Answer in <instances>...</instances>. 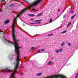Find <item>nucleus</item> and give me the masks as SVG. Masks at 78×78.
<instances>
[{"label": "nucleus", "instance_id": "obj_21", "mask_svg": "<svg viewBox=\"0 0 78 78\" xmlns=\"http://www.w3.org/2000/svg\"><path fill=\"white\" fill-rule=\"evenodd\" d=\"M32 10L33 11H37V10H36V9H33Z\"/></svg>", "mask_w": 78, "mask_h": 78}, {"label": "nucleus", "instance_id": "obj_15", "mask_svg": "<svg viewBox=\"0 0 78 78\" xmlns=\"http://www.w3.org/2000/svg\"><path fill=\"white\" fill-rule=\"evenodd\" d=\"M41 20H35V22H41Z\"/></svg>", "mask_w": 78, "mask_h": 78}, {"label": "nucleus", "instance_id": "obj_20", "mask_svg": "<svg viewBox=\"0 0 78 78\" xmlns=\"http://www.w3.org/2000/svg\"><path fill=\"white\" fill-rule=\"evenodd\" d=\"M30 24H31L32 25H34V24H36V23H30Z\"/></svg>", "mask_w": 78, "mask_h": 78}, {"label": "nucleus", "instance_id": "obj_24", "mask_svg": "<svg viewBox=\"0 0 78 78\" xmlns=\"http://www.w3.org/2000/svg\"><path fill=\"white\" fill-rule=\"evenodd\" d=\"M52 34H48V36H51V35H52Z\"/></svg>", "mask_w": 78, "mask_h": 78}, {"label": "nucleus", "instance_id": "obj_16", "mask_svg": "<svg viewBox=\"0 0 78 78\" xmlns=\"http://www.w3.org/2000/svg\"><path fill=\"white\" fill-rule=\"evenodd\" d=\"M66 32H67V30H65L64 31L62 32V34H64V33H66Z\"/></svg>", "mask_w": 78, "mask_h": 78}, {"label": "nucleus", "instance_id": "obj_1", "mask_svg": "<svg viewBox=\"0 0 78 78\" xmlns=\"http://www.w3.org/2000/svg\"><path fill=\"white\" fill-rule=\"evenodd\" d=\"M17 17H18V16H16L14 19V20H13V24L12 25V34L13 36V40L15 43H14L11 41H9L5 37L3 38V40L5 42H8V43H10V44H13V45H14L15 47V49H20V48H22V47L19 46V45L18 44H17V42H19L20 41H19V40H17L16 39V37L15 36V34L14 32V29H15L14 27H15V24L16 22V20H17Z\"/></svg>", "mask_w": 78, "mask_h": 78}, {"label": "nucleus", "instance_id": "obj_31", "mask_svg": "<svg viewBox=\"0 0 78 78\" xmlns=\"http://www.w3.org/2000/svg\"><path fill=\"white\" fill-rule=\"evenodd\" d=\"M0 12H2V10H0Z\"/></svg>", "mask_w": 78, "mask_h": 78}, {"label": "nucleus", "instance_id": "obj_13", "mask_svg": "<svg viewBox=\"0 0 78 78\" xmlns=\"http://www.w3.org/2000/svg\"><path fill=\"white\" fill-rule=\"evenodd\" d=\"M51 62H52L51 61H50L48 63L47 65H50V64H51Z\"/></svg>", "mask_w": 78, "mask_h": 78}, {"label": "nucleus", "instance_id": "obj_29", "mask_svg": "<svg viewBox=\"0 0 78 78\" xmlns=\"http://www.w3.org/2000/svg\"><path fill=\"white\" fill-rule=\"evenodd\" d=\"M38 23V24H40L41 23V22H37V23Z\"/></svg>", "mask_w": 78, "mask_h": 78}, {"label": "nucleus", "instance_id": "obj_30", "mask_svg": "<svg viewBox=\"0 0 78 78\" xmlns=\"http://www.w3.org/2000/svg\"><path fill=\"white\" fill-rule=\"evenodd\" d=\"M31 20H34V19H31Z\"/></svg>", "mask_w": 78, "mask_h": 78}, {"label": "nucleus", "instance_id": "obj_6", "mask_svg": "<svg viewBox=\"0 0 78 78\" xmlns=\"http://www.w3.org/2000/svg\"><path fill=\"white\" fill-rule=\"evenodd\" d=\"M43 14V13L41 12L40 13H39L38 15H37V17H39V16H41Z\"/></svg>", "mask_w": 78, "mask_h": 78}, {"label": "nucleus", "instance_id": "obj_9", "mask_svg": "<svg viewBox=\"0 0 78 78\" xmlns=\"http://www.w3.org/2000/svg\"><path fill=\"white\" fill-rule=\"evenodd\" d=\"M75 16H76V14H75L74 15V16H72L71 18V19L72 20V19H74V18H75Z\"/></svg>", "mask_w": 78, "mask_h": 78}, {"label": "nucleus", "instance_id": "obj_3", "mask_svg": "<svg viewBox=\"0 0 78 78\" xmlns=\"http://www.w3.org/2000/svg\"><path fill=\"white\" fill-rule=\"evenodd\" d=\"M27 9H29L28 8H25L24 9L22 10V11L21 12H20V13H19V15H21V14H22V13H23V12L26 11H27Z\"/></svg>", "mask_w": 78, "mask_h": 78}, {"label": "nucleus", "instance_id": "obj_35", "mask_svg": "<svg viewBox=\"0 0 78 78\" xmlns=\"http://www.w3.org/2000/svg\"><path fill=\"white\" fill-rule=\"evenodd\" d=\"M23 73H22V75H23Z\"/></svg>", "mask_w": 78, "mask_h": 78}, {"label": "nucleus", "instance_id": "obj_26", "mask_svg": "<svg viewBox=\"0 0 78 78\" xmlns=\"http://www.w3.org/2000/svg\"><path fill=\"white\" fill-rule=\"evenodd\" d=\"M78 73L76 74V76H75V78H77V76H78Z\"/></svg>", "mask_w": 78, "mask_h": 78}, {"label": "nucleus", "instance_id": "obj_38", "mask_svg": "<svg viewBox=\"0 0 78 78\" xmlns=\"http://www.w3.org/2000/svg\"><path fill=\"white\" fill-rule=\"evenodd\" d=\"M4 34H5V33H4Z\"/></svg>", "mask_w": 78, "mask_h": 78}, {"label": "nucleus", "instance_id": "obj_32", "mask_svg": "<svg viewBox=\"0 0 78 78\" xmlns=\"http://www.w3.org/2000/svg\"><path fill=\"white\" fill-rule=\"evenodd\" d=\"M5 1V0H3V1H2L1 2H4Z\"/></svg>", "mask_w": 78, "mask_h": 78}, {"label": "nucleus", "instance_id": "obj_34", "mask_svg": "<svg viewBox=\"0 0 78 78\" xmlns=\"http://www.w3.org/2000/svg\"><path fill=\"white\" fill-rule=\"evenodd\" d=\"M32 49H30V51H31V50H32Z\"/></svg>", "mask_w": 78, "mask_h": 78}, {"label": "nucleus", "instance_id": "obj_11", "mask_svg": "<svg viewBox=\"0 0 78 78\" xmlns=\"http://www.w3.org/2000/svg\"><path fill=\"white\" fill-rule=\"evenodd\" d=\"M9 22V20H5V24L8 23Z\"/></svg>", "mask_w": 78, "mask_h": 78}, {"label": "nucleus", "instance_id": "obj_2", "mask_svg": "<svg viewBox=\"0 0 78 78\" xmlns=\"http://www.w3.org/2000/svg\"><path fill=\"white\" fill-rule=\"evenodd\" d=\"M15 51H16L17 55V59L16 60V64L15 65V68L14 69L13 73H12L11 76L10 78H12V76H14L16 73V72L17 71V70L18 69V68H19V59H20V51H19V49H15Z\"/></svg>", "mask_w": 78, "mask_h": 78}, {"label": "nucleus", "instance_id": "obj_12", "mask_svg": "<svg viewBox=\"0 0 78 78\" xmlns=\"http://www.w3.org/2000/svg\"><path fill=\"white\" fill-rule=\"evenodd\" d=\"M42 75V73H38L37 74V76H41Z\"/></svg>", "mask_w": 78, "mask_h": 78}, {"label": "nucleus", "instance_id": "obj_39", "mask_svg": "<svg viewBox=\"0 0 78 78\" xmlns=\"http://www.w3.org/2000/svg\"><path fill=\"white\" fill-rule=\"evenodd\" d=\"M35 26V25H34V26Z\"/></svg>", "mask_w": 78, "mask_h": 78}, {"label": "nucleus", "instance_id": "obj_27", "mask_svg": "<svg viewBox=\"0 0 78 78\" xmlns=\"http://www.w3.org/2000/svg\"><path fill=\"white\" fill-rule=\"evenodd\" d=\"M66 15L65 14L64 16H63V18H65L66 17Z\"/></svg>", "mask_w": 78, "mask_h": 78}, {"label": "nucleus", "instance_id": "obj_4", "mask_svg": "<svg viewBox=\"0 0 78 78\" xmlns=\"http://www.w3.org/2000/svg\"><path fill=\"white\" fill-rule=\"evenodd\" d=\"M4 71H5V72H6L7 71V73H8V72H9V69L7 68L6 69H4Z\"/></svg>", "mask_w": 78, "mask_h": 78}, {"label": "nucleus", "instance_id": "obj_14", "mask_svg": "<svg viewBox=\"0 0 78 78\" xmlns=\"http://www.w3.org/2000/svg\"><path fill=\"white\" fill-rule=\"evenodd\" d=\"M73 11L71 10L69 11V13H70L71 14H73Z\"/></svg>", "mask_w": 78, "mask_h": 78}, {"label": "nucleus", "instance_id": "obj_33", "mask_svg": "<svg viewBox=\"0 0 78 78\" xmlns=\"http://www.w3.org/2000/svg\"><path fill=\"white\" fill-rule=\"evenodd\" d=\"M22 68H24V66H22Z\"/></svg>", "mask_w": 78, "mask_h": 78}, {"label": "nucleus", "instance_id": "obj_25", "mask_svg": "<svg viewBox=\"0 0 78 78\" xmlns=\"http://www.w3.org/2000/svg\"><path fill=\"white\" fill-rule=\"evenodd\" d=\"M35 47H32L31 49H34Z\"/></svg>", "mask_w": 78, "mask_h": 78}, {"label": "nucleus", "instance_id": "obj_22", "mask_svg": "<svg viewBox=\"0 0 78 78\" xmlns=\"http://www.w3.org/2000/svg\"><path fill=\"white\" fill-rule=\"evenodd\" d=\"M68 44L69 46H71V43H69Z\"/></svg>", "mask_w": 78, "mask_h": 78}, {"label": "nucleus", "instance_id": "obj_10", "mask_svg": "<svg viewBox=\"0 0 78 78\" xmlns=\"http://www.w3.org/2000/svg\"><path fill=\"white\" fill-rule=\"evenodd\" d=\"M71 23H72L71 22H70L69 23H68V24L67 25V28H68V27H69V26L71 25Z\"/></svg>", "mask_w": 78, "mask_h": 78}, {"label": "nucleus", "instance_id": "obj_19", "mask_svg": "<svg viewBox=\"0 0 78 78\" xmlns=\"http://www.w3.org/2000/svg\"><path fill=\"white\" fill-rule=\"evenodd\" d=\"M59 52H62L63 51L62 49H60L59 50Z\"/></svg>", "mask_w": 78, "mask_h": 78}, {"label": "nucleus", "instance_id": "obj_8", "mask_svg": "<svg viewBox=\"0 0 78 78\" xmlns=\"http://www.w3.org/2000/svg\"><path fill=\"white\" fill-rule=\"evenodd\" d=\"M28 16H30V17H33L34 16V14H28Z\"/></svg>", "mask_w": 78, "mask_h": 78}, {"label": "nucleus", "instance_id": "obj_5", "mask_svg": "<svg viewBox=\"0 0 78 78\" xmlns=\"http://www.w3.org/2000/svg\"><path fill=\"white\" fill-rule=\"evenodd\" d=\"M9 7H14L15 6H16L15 5H14V4H12L10 5H9Z\"/></svg>", "mask_w": 78, "mask_h": 78}, {"label": "nucleus", "instance_id": "obj_37", "mask_svg": "<svg viewBox=\"0 0 78 78\" xmlns=\"http://www.w3.org/2000/svg\"><path fill=\"white\" fill-rule=\"evenodd\" d=\"M0 32H2V31H0Z\"/></svg>", "mask_w": 78, "mask_h": 78}, {"label": "nucleus", "instance_id": "obj_18", "mask_svg": "<svg viewBox=\"0 0 78 78\" xmlns=\"http://www.w3.org/2000/svg\"><path fill=\"white\" fill-rule=\"evenodd\" d=\"M51 22H52V19H51V18L50 19L49 23H51Z\"/></svg>", "mask_w": 78, "mask_h": 78}, {"label": "nucleus", "instance_id": "obj_36", "mask_svg": "<svg viewBox=\"0 0 78 78\" xmlns=\"http://www.w3.org/2000/svg\"><path fill=\"white\" fill-rule=\"evenodd\" d=\"M26 58V57H24V59H25Z\"/></svg>", "mask_w": 78, "mask_h": 78}, {"label": "nucleus", "instance_id": "obj_23", "mask_svg": "<svg viewBox=\"0 0 78 78\" xmlns=\"http://www.w3.org/2000/svg\"><path fill=\"white\" fill-rule=\"evenodd\" d=\"M37 52L38 53H41V50H38L37 51Z\"/></svg>", "mask_w": 78, "mask_h": 78}, {"label": "nucleus", "instance_id": "obj_7", "mask_svg": "<svg viewBox=\"0 0 78 78\" xmlns=\"http://www.w3.org/2000/svg\"><path fill=\"white\" fill-rule=\"evenodd\" d=\"M65 44V42H63L61 44L60 46L61 47H63V46H64Z\"/></svg>", "mask_w": 78, "mask_h": 78}, {"label": "nucleus", "instance_id": "obj_17", "mask_svg": "<svg viewBox=\"0 0 78 78\" xmlns=\"http://www.w3.org/2000/svg\"><path fill=\"white\" fill-rule=\"evenodd\" d=\"M55 52L56 53H58L59 52V50H55Z\"/></svg>", "mask_w": 78, "mask_h": 78}, {"label": "nucleus", "instance_id": "obj_28", "mask_svg": "<svg viewBox=\"0 0 78 78\" xmlns=\"http://www.w3.org/2000/svg\"><path fill=\"white\" fill-rule=\"evenodd\" d=\"M41 51H44V49H41Z\"/></svg>", "mask_w": 78, "mask_h": 78}]
</instances>
